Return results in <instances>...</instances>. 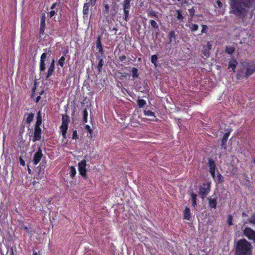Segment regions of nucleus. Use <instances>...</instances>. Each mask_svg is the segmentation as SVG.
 <instances>
[{"mask_svg": "<svg viewBox=\"0 0 255 255\" xmlns=\"http://www.w3.org/2000/svg\"><path fill=\"white\" fill-rule=\"evenodd\" d=\"M60 129L61 131L62 135L63 138H66V133L68 129V126L61 125Z\"/></svg>", "mask_w": 255, "mask_h": 255, "instance_id": "nucleus-21", "label": "nucleus"}, {"mask_svg": "<svg viewBox=\"0 0 255 255\" xmlns=\"http://www.w3.org/2000/svg\"><path fill=\"white\" fill-rule=\"evenodd\" d=\"M149 23L152 28L157 30L158 29L159 25L154 20H150Z\"/></svg>", "mask_w": 255, "mask_h": 255, "instance_id": "nucleus-33", "label": "nucleus"}, {"mask_svg": "<svg viewBox=\"0 0 255 255\" xmlns=\"http://www.w3.org/2000/svg\"><path fill=\"white\" fill-rule=\"evenodd\" d=\"M242 68L236 75L237 79L240 80L244 78H248L255 73V61H243L241 63Z\"/></svg>", "mask_w": 255, "mask_h": 255, "instance_id": "nucleus-3", "label": "nucleus"}, {"mask_svg": "<svg viewBox=\"0 0 255 255\" xmlns=\"http://www.w3.org/2000/svg\"><path fill=\"white\" fill-rule=\"evenodd\" d=\"M65 58L64 56H61L59 59L58 63L61 68L63 67L65 64Z\"/></svg>", "mask_w": 255, "mask_h": 255, "instance_id": "nucleus-35", "label": "nucleus"}, {"mask_svg": "<svg viewBox=\"0 0 255 255\" xmlns=\"http://www.w3.org/2000/svg\"><path fill=\"white\" fill-rule=\"evenodd\" d=\"M157 59H158V58H157V55H153L151 56V62L155 66H156L157 62Z\"/></svg>", "mask_w": 255, "mask_h": 255, "instance_id": "nucleus-36", "label": "nucleus"}, {"mask_svg": "<svg viewBox=\"0 0 255 255\" xmlns=\"http://www.w3.org/2000/svg\"><path fill=\"white\" fill-rule=\"evenodd\" d=\"M176 17L181 22L183 21L184 19V16L182 15L181 10L180 9H176Z\"/></svg>", "mask_w": 255, "mask_h": 255, "instance_id": "nucleus-27", "label": "nucleus"}, {"mask_svg": "<svg viewBox=\"0 0 255 255\" xmlns=\"http://www.w3.org/2000/svg\"><path fill=\"white\" fill-rule=\"evenodd\" d=\"M41 131L42 130L40 128V126H34V133L32 139L33 142H36L40 140L41 138Z\"/></svg>", "mask_w": 255, "mask_h": 255, "instance_id": "nucleus-11", "label": "nucleus"}, {"mask_svg": "<svg viewBox=\"0 0 255 255\" xmlns=\"http://www.w3.org/2000/svg\"><path fill=\"white\" fill-rule=\"evenodd\" d=\"M78 138V136L77 134V132L76 130H74L72 133V139H77Z\"/></svg>", "mask_w": 255, "mask_h": 255, "instance_id": "nucleus-45", "label": "nucleus"}, {"mask_svg": "<svg viewBox=\"0 0 255 255\" xmlns=\"http://www.w3.org/2000/svg\"><path fill=\"white\" fill-rule=\"evenodd\" d=\"M105 10L107 12H108L109 11V6L108 5V4H106L105 5Z\"/></svg>", "mask_w": 255, "mask_h": 255, "instance_id": "nucleus-56", "label": "nucleus"}, {"mask_svg": "<svg viewBox=\"0 0 255 255\" xmlns=\"http://www.w3.org/2000/svg\"><path fill=\"white\" fill-rule=\"evenodd\" d=\"M248 221L254 225H255V214H253L250 218L248 219Z\"/></svg>", "mask_w": 255, "mask_h": 255, "instance_id": "nucleus-42", "label": "nucleus"}, {"mask_svg": "<svg viewBox=\"0 0 255 255\" xmlns=\"http://www.w3.org/2000/svg\"><path fill=\"white\" fill-rule=\"evenodd\" d=\"M96 59L98 60V64L97 65V69L99 73L101 72L102 69L104 64L103 58L105 57V55L100 54L98 53H96Z\"/></svg>", "mask_w": 255, "mask_h": 255, "instance_id": "nucleus-12", "label": "nucleus"}, {"mask_svg": "<svg viewBox=\"0 0 255 255\" xmlns=\"http://www.w3.org/2000/svg\"><path fill=\"white\" fill-rule=\"evenodd\" d=\"M43 93V91H42L41 92V93H40V95H42Z\"/></svg>", "mask_w": 255, "mask_h": 255, "instance_id": "nucleus-64", "label": "nucleus"}, {"mask_svg": "<svg viewBox=\"0 0 255 255\" xmlns=\"http://www.w3.org/2000/svg\"><path fill=\"white\" fill-rule=\"evenodd\" d=\"M202 54L206 57H208L210 55V51L206 48L205 47H203Z\"/></svg>", "mask_w": 255, "mask_h": 255, "instance_id": "nucleus-38", "label": "nucleus"}, {"mask_svg": "<svg viewBox=\"0 0 255 255\" xmlns=\"http://www.w3.org/2000/svg\"><path fill=\"white\" fill-rule=\"evenodd\" d=\"M244 235L249 240L255 243V231L249 227H246L243 231Z\"/></svg>", "mask_w": 255, "mask_h": 255, "instance_id": "nucleus-9", "label": "nucleus"}, {"mask_svg": "<svg viewBox=\"0 0 255 255\" xmlns=\"http://www.w3.org/2000/svg\"><path fill=\"white\" fill-rule=\"evenodd\" d=\"M20 228L24 229V231H25L27 233H28L29 232L28 228L27 226H25L23 223L21 224Z\"/></svg>", "mask_w": 255, "mask_h": 255, "instance_id": "nucleus-50", "label": "nucleus"}, {"mask_svg": "<svg viewBox=\"0 0 255 255\" xmlns=\"http://www.w3.org/2000/svg\"><path fill=\"white\" fill-rule=\"evenodd\" d=\"M210 173L212 175L213 178H215V170L210 171Z\"/></svg>", "mask_w": 255, "mask_h": 255, "instance_id": "nucleus-55", "label": "nucleus"}, {"mask_svg": "<svg viewBox=\"0 0 255 255\" xmlns=\"http://www.w3.org/2000/svg\"><path fill=\"white\" fill-rule=\"evenodd\" d=\"M118 74L120 75V78H127L128 77H129V74L126 72H118Z\"/></svg>", "mask_w": 255, "mask_h": 255, "instance_id": "nucleus-37", "label": "nucleus"}, {"mask_svg": "<svg viewBox=\"0 0 255 255\" xmlns=\"http://www.w3.org/2000/svg\"><path fill=\"white\" fill-rule=\"evenodd\" d=\"M68 53V50H65L64 52H63V54L64 55H65L66 54H67V53Z\"/></svg>", "mask_w": 255, "mask_h": 255, "instance_id": "nucleus-60", "label": "nucleus"}, {"mask_svg": "<svg viewBox=\"0 0 255 255\" xmlns=\"http://www.w3.org/2000/svg\"><path fill=\"white\" fill-rule=\"evenodd\" d=\"M246 214L245 213V212H243L242 213V216L244 217V216H246Z\"/></svg>", "mask_w": 255, "mask_h": 255, "instance_id": "nucleus-62", "label": "nucleus"}, {"mask_svg": "<svg viewBox=\"0 0 255 255\" xmlns=\"http://www.w3.org/2000/svg\"><path fill=\"white\" fill-rule=\"evenodd\" d=\"M56 3H53L52 6L50 7L51 9H53L55 7Z\"/></svg>", "mask_w": 255, "mask_h": 255, "instance_id": "nucleus-59", "label": "nucleus"}, {"mask_svg": "<svg viewBox=\"0 0 255 255\" xmlns=\"http://www.w3.org/2000/svg\"><path fill=\"white\" fill-rule=\"evenodd\" d=\"M69 118L67 115H62V125L63 126H68Z\"/></svg>", "mask_w": 255, "mask_h": 255, "instance_id": "nucleus-23", "label": "nucleus"}, {"mask_svg": "<svg viewBox=\"0 0 255 255\" xmlns=\"http://www.w3.org/2000/svg\"><path fill=\"white\" fill-rule=\"evenodd\" d=\"M88 112L86 109H84L83 112V121L86 123L88 121Z\"/></svg>", "mask_w": 255, "mask_h": 255, "instance_id": "nucleus-34", "label": "nucleus"}, {"mask_svg": "<svg viewBox=\"0 0 255 255\" xmlns=\"http://www.w3.org/2000/svg\"><path fill=\"white\" fill-rule=\"evenodd\" d=\"M27 170H28V172L29 174H31V170L29 168V166L28 165L27 166Z\"/></svg>", "mask_w": 255, "mask_h": 255, "instance_id": "nucleus-61", "label": "nucleus"}, {"mask_svg": "<svg viewBox=\"0 0 255 255\" xmlns=\"http://www.w3.org/2000/svg\"><path fill=\"white\" fill-rule=\"evenodd\" d=\"M207 200L208 201L209 207L211 208L216 209L217 204V197L214 198L208 197Z\"/></svg>", "mask_w": 255, "mask_h": 255, "instance_id": "nucleus-16", "label": "nucleus"}, {"mask_svg": "<svg viewBox=\"0 0 255 255\" xmlns=\"http://www.w3.org/2000/svg\"><path fill=\"white\" fill-rule=\"evenodd\" d=\"M43 156L42 150L40 147H39L33 155V162L34 165H36L39 163Z\"/></svg>", "mask_w": 255, "mask_h": 255, "instance_id": "nucleus-10", "label": "nucleus"}, {"mask_svg": "<svg viewBox=\"0 0 255 255\" xmlns=\"http://www.w3.org/2000/svg\"><path fill=\"white\" fill-rule=\"evenodd\" d=\"M144 115L147 117H150V119L149 120L151 121H156V117L155 115V113L151 111H144L143 112Z\"/></svg>", "mask_w": 255, "mask_h": 255, "instance_id": "nucleus-17", "label": "nucleus"}, {"mask_svg": "<svg viewBox=\"0 0 255 255\" xmlns=\"http://www.w3.org/2000/svg\"><path fill=\"white\" fill-rule=\"evenodd\" d=\"M101 36L99 35L97 37V40H96V46H100L102 45V42H101Z\"/></svg>", "mask_w": 255, "mask_h": 255, "instance_id": "nucleus-43", "label": "nucleus"}, {"mask_svg": "<svg viewBox=\"0 0 255 255\" xmlns=\"http://www.w3.org/2000/svg\"><path fill=\"white\" fill-rule=\"evenodd\" d=\"M55 69V60L52 59L48 68V70L46 73L45 79H48L54 72Z\"/></svg>", "mask_w": 255, "mask_h": 255, "instance_id": "nucleus-13", "label": "nucleus"}, {"mask_svg": "<svg viewBox=\"0 0 255 255\" xmlns=\"http://www.w3.org/2000/svg\"><path fill=\"white\" fill-rule=\"evenodd\" d=\"M132 76L133 79L138 77L139 74L137 68L133 67L131 69Z\"/></svg>", "mask_w": 255, "mask_h": 255, "instance_id": "nucleus-30", "label": "nucleus"}, {"mask_svg": "<svg viewBox=\"0 0 255 255\" xmlns=\"http://www.w3.org/2000/svg\"><path fill=\"white\" fill-rule=\"evenodd\" d=\"M216 3L219 7H221L222 6L223 4L220 0H217Z\"/></svg>", "mask_w": 255, "mask_h": 255, "instance_id": "nucleus-54", "label": "nucleus"}, {"mask_svg": "<svg viewBox=\"0 0 255 255\" xmlns=\"http://www.w3.org/2000/svg\"><path fill=\"white\" fill-rule=\"evenodd\" d=\"M19 162L20 163V164L22 166H24L25 165V163L24 160L23 159L21 156H20L19 157Z\"/></svg>", "mask_w": 255, "mask_h": 255, "instance_id": "nucleus-51", "label": "nucleus"}, {"mask_svg": "<svg viewBox=\"0 0 255 255\" xmlns=\"http://www.w3.org/2000/svg\"><path fill=\"white\" fill-rule=\"evenodd\" d=\"M253 7V2L250 0L248 2H245L242 0L234 1L230 3V12L244 21L249 11V9Z\"/></svg>", "mask_w": 255, "mask_h": 255, "instance_id": "nucleus-1", "label": "nucleus"}, {"mask_svg": "<svg viewBox=\"0 0 255 255\" xmlns=\"http://www.w3.org/2000/svg\"><path fill=\"white\" fill-rule=\"evenodd\" d=\"M198 25L196 24H192L190 26V28L192 32L195 31L198 29Z\"/></svg>", "mask_w": 255, "mask_h": 255, "instance_id": "nucleus-40", "label": "nucleus"}, {"mask_svg": "<svg viewBox=\"0 0 255 255\" xmlns=\"http://www.w3.org/2000/svg\"><path fill=\"white\" fill-rule=\"evenodd\" d=\"M40 99H41V97H40V96L39 95V96H37V97H36V101H36V103H38V102L39 101V100H40Z\"/></svg>", "mask_w": 255, "mask_h": 255, "instance_id": "nucleus-57", "label": "nucleus"}, {"mask_svg": "<svg viewBox=\"0 0 255 255\" xmlns=\"http://www.w3.org/2000/svg\"><path fill=\"white\" fill-rule=\"evenodd\" d=\"M85 129H86L90 133H92L93 132V130L91 128L90 126L88 125H86L85 126Z\"/></svg>", "mask_w": 255, "mask_h": 255, "instance_id": "nucleus-48", "label": "nucleus"}, {"mask_svg": "<svg viewBox=\"0 0 255 255\" xmlns=\"http://www.w3.org/2000/svg\"><path fill=\"white\" fill-rule=\"evenodd\" d=\"M148 15L151 17H155L156 18H158V16L157 15V12L151 9L149 10L148 13Z\"/></svg>", "mask_w": 255, "mask_h": 255, "instance_id": "nucleus-32", "label": "nucleus"}, {"mask_svg": "<svg viewBox=\"0 0 255 255\" xmlns=\"http://www.w3.org/2000/svg\"><path fill=\"white\" fill-rule=\"evenodd\" d=\"M56 14V12L54 10H51L49 13V16L50 18L52 17Z\"/></svg>", "mask_w": 255, "mask_h": 255, "instance_id": "nucleus-53", "label": "nucleus"}, {"mask_svg": "<svg viewBox=\"0 0 255 255\" xmlns=\"http://www.w3.org/2000/svg\"><path fill=\"white\" fill-rule=\"evenodd\" d=\"M137 105L139 107V108H143V107H144L146 104V101L143 100V99H138L137 101Z\"/></svg>", "mask_w": 255, "mask_h": 255, "instance_id": "nucleus-31", "label": "nucleus"}, {"mask_svg": "<svg viewBox=\"0 0 255 255\" xmlns=\"http://www.w3.org/2000/svg\"><path fill=\"white\" fill-rule=\"evenodd\" d=\"M211 182L203 183L199 188V195L200 197L204 199L211 191Z\"/></svg>", "mask_w": 255, "mask_h": 255, "instance_id": "nucleus-5", "label": "nucleus"}, {"mask_svg": "<svg viewBox=\"0 0 255 255\" xmlns=\"http://www.w3.org/2000/svg\"><path fill=\"white\" fill-rule=\"evenodd\" d=\"M86 161L85 159L82 160L78 163V170L79 174L84 179H87L88 178L87 169L86 168Z\"/></svg>", "mask_w": 255, "mask_h": 255, "instance_id": "nucleus-8", "label": "nucleus"}, {"mask_svg": "<svg viewBox=\"0 0 255 255\" xmlns=\"http://www.w3.org/2000/svg\"><path fill=\"white\" fill-rule=\"evenodd\" d=\"M119 58V60L120 61L123 62L126 60L127 57L125 55H123L120 56Z\"/></svg>", "mask_w": 255, "mask_h": 255, "instance_id": "nucleus-52", "label": "nucleus"}, {"mask_svg": "<svg viewBox=\"0 0 255 255\" xmlns=\"http://www.w3.org/2000/svg\"><path fill=\"white\" fill-rule=\"evenodd\" d=\"M43 51L44 52H43L40 56L39 66V69L40 72H44L45 71L46 59L47 58V56H50L51 52L50 48L44 49H43Z\"/></svg>", "mask_w": 255, "mask_h": 255, "instance_id": "nucleus-4", "label": "nucleus"}, {"mask_svg": "<svg viewBox=\"0 0 255 255\" xmlns=\"http://www.w3.org/2000/svg\"><path fill=\"white\" fill-rule=\"evenodd\" d=\"M32 255H41L40 254L38 255V253L34 250L33 251Z\"/></svg>", "mask_w": 255, "mask_h": 255, "instance_id": "nucleus-58", "label": "nucleus"}, {"mask_svg": "<svg viewBox=\"0 0 255 255\" xmlns=\"http://www.w3.org/2000/svg\"><path fill=\"white\" fill-rule=\"evenodd\" d=\"M191 197L192 205L193 207H195L196 206L197 195L195 194L192 193L191 194Z\"/></svg>", "mask_w": 255, "mask_h": 255, "instance_id": "nucleus-28", "label": "nucleus"}, {"mask_svg": "<svg viewBox=\"0 0 255 255\" xmlns=\"http://www.w3.org/2000/svg\"><path fill=\"white\" fill-rule=\"evenodd\" d=\"M235 49L233 46H226L225 47V52L228 54H232L235 52Z\"/></svg>", "mask_w": 255, "mask_h": 255, "instance_id": "nucleus-25", "label": "nucleus"}, {"mask_svg": "<svg viewBox=\"0 0 255 255\" xmlns=\"http://www.w3.org/2000/svg\"><path fill=\"white\" fill-rule=\"evenodd\" d=\"M98 0H86L83 8V14L84 16L87 17L89 12V7L94 6L96 5Z\"/></svg>", "mask_w": 255, "mask_h": 255, "instance_id": "nucleus-6", "label": "nucleus"}, {"mask_svg": "<svg viewBox=\"0 0 255 255\" xmlns=\"http://www.w3.org/2000/svg\"><path fill=\"white\" fill-rule=\"evenodd\" d=\"M42 124V117L41 115V111H39L37 114L36 121L35 124L36 126H40Z\"/></svg>", "mask_w": 255, "mask_h": 255, "instance_id": "nucleus-22", "label": "nucleus"}, {"mask_svg": "<svg viewBox=\"0 0 255 255\" xmlns=\"http://www.w3.org/2000/svg\"><path fill=\"white\" fill-rule=\"evenodd\" d=\"M96 48L98 50V54L105 55L104 51L102 45H101L100 46H96Z\"/></svg>", "mask_w": 255, "mask_h": 255, "instance_id": "nucleus-39", "label": "nucleus"}, {"mask_svg": "<svg viewBox=\"0 0 255 255\" xmlns=\"http://www.w3.org/2000/svg\"><path fill=\"white\" fill-rule=\"evenodd\" d=\"M233 217L231 215H229L227 218V223L229 226L233 225Z\"/></svg>", "mask_w": 255, "mask_h": 255, "instance_id": "nucleus-41", "label": "nucleus"}, {"mask_svg": "<svg viewBox=\"0 0 255 255\" xmlns=\"http://www.w3.org/2000/svg\"><path fill=\"white\" fill-rule=\"evenodd\" d=\"M10 255H14L13 251H12L11 253H10Z\"/></svg>", "mask_w": 255, "mask_h": 255, "instance_id": "nucleus-63", "label": "nucleus"}, {"mask_svg": "<svg viewBox=\"0 0 255 255\" xmlns=\"http://www.w3.org/2000/svg\"><path fill=\"white\" fill-rule=\"evenodd\" d=\"M238 64L237 60L232 58L231 59L229 62V66L228 69L232 68L233 72L235 71V69H236L237 65Z\"/></svg>", "mask_w": 255, "mask_h": 255, "instance_id": "nucleus-19", "label": "nucleus"}, {"mask_svg": "<svg viewBox=\"0 0 255 255\" xmlns=\"http://www.w3.org/2000/svg\"><path fill=\"white\" fill-rule=\"evenodd\" d=\"M34 114L33 113H30L27 114L26 118V123L28 124H30L33 120Z\"/></svg>", "mask_w": 255, "mask_h": 255, "instance_id": "nucleus-26", "label": "nucleus"}, {"mask_svg": "<svg viewBox=\"0 0 255 255\" xmlns=\"http://www.w3.org/2000/svg\"><path fill=\"white\" fill-rule=\"evenodd\" d=\"M235 255H253V247L245 239H241L236 243L235 247Z\"/></svg>", "mask_w": 255, "mask_h": 255, "instance_id": "nucleus-2", "label": "nucleus"}, {"mask_svg": "<svg viewBox=\"0 0 255 255\" xmlns=\"http://www.w3.org/2000/svg\"><path fill=\"white\" fill-rule=\"evenodd\" d=\"M209 170L213 171L215 170L216 165L214 161L212 159H209L208 161Z\"/></svg>", "mask_w": 255, "mask_h": 255, "instance_id": "nucleus-24", "label": "nucleus"}, {"mask_svg": "<svg viewBox=\"0 0 255 255\" xmlns=\"http://www.w3.org/2000/svg\"><path fill=\"white\" fill-rule=\"evenodd\" d=\"M204 47H205L206 48H207V49L209 51H210L212 48L211 42L210 41H208L207 43L206 46H204Z\"/></svg>", "mask_w": 255, "mask_h": 255, "instance_id": "nucleus-46", "label": "nucleus"}, {"mask_svg": "<svg viewBox=\"0 0 255 255\" xmlns=\"http://www.w3.org/2000/svg\"><path fill=\"white\" fill-rule=\"evenodd\" d=\"M202 30H201V33H206L207 32V29H208L207 26L206 25L203 24L202 25Z\"/></svg>", "mask_w": 255, "mask_h": 255, "instance_id": "nucleus-49", "label": "nucleus"}, {"mask_svg": "<svg viewBox=\"0 0 255 255\" xmlns=\"http://www.w3.org/2000/svg\"><path fill=\"white\" fill-rule=\"evenodd\" d=\"M45 29V14L43 13L40 17V24L39 29L40 35L44 34Z\"/></svg>", "mask_w": 255, "mask_h": 255, "instance_id": "nucleus-15", "label": "nucleus"}, {"mask_svg": "<svg viewBox=\"0 0 255 255\" xmlns=\"http://www.w3.org/2000/svg\"><path fill=\"white\" fill-rule=\"evenodd\" d=\"M69 168L70 169V177L72 179H73L76 174V170L75 167L73 166H70Z\"/></svg>", "mask_w": 255, "mask_h": 255, "instance_id": "nucleus-29", "label": "nucleus"}, {"mask_svg": "<svg viewBox=\"0 0 255 255\" xmlns=\"http://www.w3.org/2000/svg\"><path fill=\"white\" fill-rule=\"evenodd\" d=\"M129 0H124L122 3L124 13V20L127 22L128 20L129 12L130 8V2Z\"/></svg>", "mask_w": 255, "mask_h": 255, "instance_id": "nucleus-7", "label": "nucleus"}, {"mask_svg": "<svg viewBox=\"0 0 255 255\" xmlns=\"http://www.w3.org/2000/svg\"><path fill=\"white\" fill-rule=\"evenodd\" d=\"M176 36H177V35L176 34L175 31L173 30H171L169 32L168 35V37L169 38L168 43L170 44L173 41L175 42L176 39Z\"/></svg>", "mask_w": 255, "mask_h": 255, "instance_id": "nucleus-18", "label": "nucleus"}, {"mask_svg": "<svg viewBox=\"0 0 255 255\" xmlns=\"http://www.w3.org/2000/svg\"><path fill=\"white\" fill-rule=\"evenodd\" d=\"M188 11L189 12L190 15L192 17L194 15L195 12V9L193 7H192L191 8H190L188 9Z\"/></svg>", "mask_w": 255, "mask_h": 255, "instance_id": "nucleus-47", "label": "nucleus"}, {"mask_svg": "<svg viewBox=\"0 0 255 255\" xmlns=\"http://www.w3.org/2000/svg\"><path fill=\"white\" fill-rule=\"evenodd\" d=\"M231 130L230 129L228 132H226L224 135H223V137L221 139V148L224 149H226L227 148V142L228 139V138L230 136V132Z\"/></svg>", "mask_w": 255, "mask_h": 255, "instance_id": "nucleus-14", "label": "nucleus"}, {"mask_svg": "<svg viewBox=\"0 0 255 255\" xmlns=\"http://www.w3.org/2000/svg\"><path fill=\"white\" fill-rule=\"evenodd\" d=\"M184 219L190 220L191 218L190 214V209L188 207H186L183 211Z\"/></svg>", "mask_w": 255, "mask_h": 255, "instance_id": "nucleus-20", "label": "nucleus"}, {"mask_svg": "<svg viewBox=\"0 0 255 255\" xmlns=\"http://www.w3.org/2000/svg\"><path fill=\"white\" fill-rule=\"evenodd\" d=\"M223 179H224V178L221 174L219 173L217 175V179H218V181L219 183H222L224 181Z\"/></svg>", "mask_w": 255, "mask_h": 255, "instance_id": "nucleus-44", "label": "nucleus"}]
</instances>
